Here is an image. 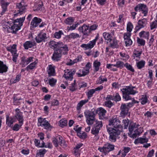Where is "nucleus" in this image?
<instances>
[{
  "mask_svg": "<svg viewBox=\"0 0 157 157\" xmlns=\"http://www.w3.org/2000/svg\"><path fill=\"white\" fill-rule=\"evenodd\" d=\"M117 121H118V119L116 118L113 117L109 120V125L110 126H112L113 128V124H115V122Z\"/></svg>",
  "mask_w": 157,
  "mask_h": 157,
  "instance_id": "obj_37",
  "label": "nucleus"
},
{
  "mask_svg": "<svg viewBox=\"0 0 157 157\" xmlns=\"http://www.w3.org/2000/svg\"><path fill=\"white\" fill-rule=\"evenodd\" d=\"M124 64L123 62L121 61H118L117 62V68H122L124 66Z\"/></svg>",
  "mask_w": 157,
  "mask_h": 157,
  "instance_id": "obj_60",
  "label": "nucleus"
},
{
  "mask_svg": "<svg viewBox=\"0 0 157 157\" xmlns=\"http://www.w3.org/2000/svg\"><path fill=\"white\" fill-rule=\"evenodd\" d=\"M13 119L12 117H10L8 115L6 117V124L9 127H11L13 123Z\"/></svg>",
  "mask_w": 157,
  "mask_h": 157,
  "instance_id": "obj_26",
  "label": "nucleus"
},
{
  "mask_svg": "<svg viewBox=\"0 0 157 157\" xmlns=\"http://www.w3.org/2000/svg\"><path fill=\"white\" fill-rule=\"evenodd\" d=\"M1 4L2 8V11L1 12L2 14L6 11L7 6L9 4V2H5L3 0H1Z\"/></svg>",
  "mask_w": 157,
  "mask_h": 157,
  "instance_id": "obj_28",
  "label": "nucleus"
},
{
  "mask_svg": "<svg viewBox=\"0 0 157 157\" xmlns=\"http://www.w3.org/2000/svg\"><path fill=\"white\" fill-rule=\"evenodd\" d=\"M98 114L100 118L103 119L105 118V114L106 113V110L103 108L100 107L99 108Z\"/></svg>",
  "mask_w": 157,
  "mask_h": 157,
  "instance_id": "obj_23",
  "label": "nucleus"
},
{
  "mask_svg": "<svg viewBox=\"0 0 157 157\" xmlns=\"http://www.w3.org/2000/svg\"><path fill=\"white\" fill-rule=\"evenodd\" d=\"M59 144L63 148H65L67 147V144L66 142L63 140L62 137V139H61L60 141H59Z\"/></svg>",
  "mask_w": 157,
  "mask_h": 157,
  "instance_id": "obj_48",
  "label": "nucleus"
},
{
  "mask_svg": "<svg viewBox=\"0 0 157 157\" xmlns=\"http://www.w3.org/2000/svg\"><path fill=\"white\" fill-rule=\"evenodd\" d=\"M147 24V21L145 20H139L138 25L135 27L136 33L140 30L141 29L146 26Z\"/></svg>",
  "mask_w": 157,
  "mask_h": 157,
  "instance_id": "obj_16",
  "label": "nucleus"
},
{
  "mask_svg": "<svg viewBox=\"0 0 157 157\" xmlns=\"http://www.w3.org/2000/svg\"><path fill=\"white\" fill-rule=\"evenodd\" d=\"M47 72L48 74V76H54L56 75L55 67L52 65H48L47 68Z\"/></svg>",
  "mask_w": 157,
  "mask_h": 157,
  "instance_id": "obj_18",
  "label": "nucleus"
},
{
  "mask_svg": "<svg viewBox=\"0 0 157 157\" xmlns=\"http://www.w3.org/2000/svg\"><path fill=\"white\" fill-rule=\"evenodd\" d=\"M82 72V74L80 73H77V74L78 75V77L84 76L88 74L89 71V70H86L85 71H83Z\"/></svg>",
  "mask_w": 157,
  "mask_h": 157,
  "instance_id": "obj_46",
  "label": "nucleus"
},
{
  "mask_svg": "<svg viewBox=\"0 0 157 157\" xmlns=\"http://www.w3.org/2000/svg\"><path fill=\"white\" fill-rule=\"evenodd\" d=\"M102 126V121H95V123L94 124V127L91 130V133L93 134L96 136L99 132L100 128Z\"/></svg>",
  "mask_w": 157,
  "mask_h": 157,
  "instance_id": "obj_8",
  "label": "nucleus"
},
{
  "mask_svg": "<svg viewBox=\"0 0 157 157\" xmlns=\"http://www.w3.org/2000/svg\"><path fill=\"white\" fill-rule=\"evenodd\" d=\"M21 75H17L15 79H11L10 80V82L11 83H15L18 82L20 79Z\"/></svg>",
  "mask_w": 157,
  "mask_h": 157,
  "instance_id": "obj_41",
  "label": "nucleus"
},
{
  "mask_svg": "<svg viewBox=\"0 0 157 157\" xmlns=\"http://www.w3.org/2000/svg\"><path fill=\"white\" fill-rule=\"evenodd\" d=\"M80 37V36L78 34L76 33H72L67 36V37L69 39H73L79 38Z\"/></svg>",
  "mask_w": 157,
  "mask_h": 157,
  "instance_id": "obj_32",
  "label": "nucleus"
},
{
  "mask_svg": "<svg viewBox=\"0 0 157 157\" xmlns=\"http://www.w3.org/2000/svg\"><path fill=\"white\" fill-rule=\"evenodd\" d=\"M14 117L19 121V123L23 124L24 119L23 113L21 112L20 109L17 108L15 109Z\"/></svg>",
  "mask_w": 157,
  "mask_h": 157,
  "instance_id": "obj_10",
  "label": "nucleus"
},
{
  "mask_svg": "<svg viewBox=\"0 0 157 157\" xmlns=\"http://www.w3.org/2000/svg\"><path fill=\"white\" fill-rule=\"evenodd\" d=\"M63 34L62 31H59L58 32H56L54 34V36L56 38L59 39L61 37V35Z\"/></svg>",
  "mask_w": 157,
  "mask_h": 157,
  "instance_id": "obj_55",
  "label": "nucleus"
},
{
  "mask_svg": "<svg viewBox=\"0 0 157 157\" xmlns=\"http://www.w3.org/2000/svg\"><path fill=\"white\" fill-rule=\"evenodd\" d=\"M137 128L135 124L130 125L129 126V132L128 133V134L129 136L132 135V133L136 129H137Z\"/></svg>",
  "mask_w": 157,
  "mask_h": 157,
  "instance_id": "obj_31",
  "label": "nucleus"
},
{
  "mask_svg": "<svg viewBox=\"0 0 157 157\" xmlns=\"http://www.w3.org/2000/svg\"><path fill=\"white\" fill-rule=\"evenodd\" d=\"M38 126L43 127L44 128L48 130H51L53 127L51 126L45 118L40 117L38 119Z\"/></svg>",
  "mask_w": 157,
  "mask_h": 157,
  "instance_id": "obj_5",
  "label": "nucleus"
},
{
  "mask_svg": "<svg viewBox=\"0 0 157 157\" xmlns=\"http://www.w3.org/2000/svg\"><path fill=\"white\" fill-rule=\"evenodd\" d=\"M137 43L141 45H144L145 44V41L143 39H140L138 37L137 39Z\"/></svg>",
  "mask_w": 157,
  "mask_h": 157,
  "instance_id": "obj_61",
  "label": "nucleus"
},
{
  "mask_svg": "<svg viewBox=\"0 0 157 157\" xmlns=\"http://www.w3.org/2000/svg\"><path fill=\"white\" fill-rule=\"evenodd\" d=\"M103 35L105 40H106L107 43L110 42L113 38L111 35L108 33H103Z\"/></svg>",
  "mask_w": 157,
  "mask_h": 157,
  "instance_id": "obj_22",
  "label": "nucleus"
},
{
  "mask_svg": "<svg viewBox=\"0 0 157 157\" xmlns=\"http://www.w3.org/2000/svg\"><path fill=\"white\" fill-rule=\"evenodd\" d=\"M24 20H14L10 27L12 30L11 32L16 34L17 31L21 29V27L22 25Z\"/></svg>",
  "mask_w": 157,
  "mask_h": 157,
  "instance_id": "obj_6",
  "label": "nucleus"
},
{
  "mask_svg": "<svg viewBox=\"0 0 157 157\" xmlns=\"http://www.w3.org/2000/svg\"><path fill=\"white\" fill-rule=\"evenodd\" d=\"M148 141V139L146 138L145 136H143V137H140L136 139L134 141V143L135 144H138L139 143L143 144L147 143Z\"/></svg>",
  "mask_w": 157,
  "mask_h": 157,
  "instance_id": "obj_20",
  "label": "nucleus"
},
{
  "mask_svg": "<svg viewBox=\"0 0 157 157\" xmlns=\"http://www.w3.org/2000/svg\"><path fill=\"white\" fill-rule=\"evenodd\" d=\"M140 134V132L138 130V128H137V129H136L133 131V132L132 133V135L130 136L131 138H136L138 135H139Z\"/></svg>",
  "mask_w": 157,
  "mask_h": 157,
  "instance_id": "obj_42",
  "label": "nucleus"
},
{
  "mask_svg": "<svg viewBox=\"0 0 157 157\" xmlns=\"http://www.w3.org/2000/svg\"><path fill=\"white\" fill-rule=\"evenodd\" d=\"M89 99H85L81 101L78 104L77 106V109L79 110L80 109L82 106L87 103L89 101Z\"/></svg>",
  "mask_w": 157,
  "mask_h": 157,
  "instance_id": "obj_29",
  "label": "nucleus"
},
{
  "mask_svg": "<svg viewBox=\"0 0 157 157\" xmlns=\"http://www.w3.org/2000/svg\"><path fill=\"white\" fill-rule=\"evenodd\" d=\"M78 30L80 32L82 33L83 36H88L91 33L89 26L84 25L79 27Z\"/></svg>",
  "mask_w": 157,
  "mask_h": 157,
  "instance_id": "obj_11",
  "label": "nucleus"
},
{
  "mask_svg": "<svg viewBox=\"0 0 157 157\" xmlns=\"http://www.w3.org/2000/svg\"><path fill=\"white\" fill-rule=\"evenodd\" d=\"M49 47L51 48L57 50L62 55H66L69 51L67 45L62 42H57L51 41L49 42Z\"/></svg>",
  "mask_w": 157,
  "mask_h": 157,
  "instance_id": "obj_2",
  "label": "nucleus"
},
{
  "mask_svg": "<svg viewBox=\"0 0 157 157\" xmlns=\"http://www.w3.org/2000/svg\"><path fill=\"white\" fill-rule=\"evenodd\" d=\"M103 76L101 75L98 78V80L97 81V84H101L104 82H106L107 81V79L106 78H102Z\"/></svg>",
  "mask_w": 157,
  "mask_h": 157,
  "instance_id": "obj_35",
  "label": "nucleus"
},
{
  "mask_svg": "<svg viewBox=\"0 0 157 157\" xmlns=\"http://www.w3.org/2000/svg\"><path fill=\"white\" fill-rule=\"evenodd\" d=\"M46 151V150L44 149L40 150H39V152L37 153L36 156H39L40 157H42L44 156V155L45 154Z\"/></svg>",
  "mask_w": 157,
  "mask_h": 157,
  "instance_id": "obj_43",
  "label": "nucleus"
},
{
  "mask_svg": "<svg viewBox=\"0 0 157 157\" xmlns=\"http://www.w3.org/2000/svg\"><path fill=\"white\" fill-rule=\"evenodd\" d=\"M101 63L100 62L98 61V60H95L94 63L93 65L94 67L95 68V69L96 71H98L99 69V67L100 66Z\"/></svg>",
  "mask_w": 157,
  "mask_h": 157,
  "instance_id": "obj_40",
  "label": "nucleus"
},
{
  "mask_svg": "<svg viewBox=\"0 0 157 157\" xmlns=\"http://www.w3.org/2000/svg\"><path fill=\"white\" fill-rule=\"evenodd\" d=\"M110 43V46L113 48H117L118 47V41L115 38H113Z\"/></svg>",
  "mask_w": 157,
  "mask_h": 157,
  "instance_id": "obj_25",
  "label": "nucleus"
},
{
  "mask_svg": "<svg viewBox=\"0 0 157 157\" xmlns=\"http://www.w3.org/2000/svg\"><path fill=\"white\" fill-rule=\"evenodd\" d=\"M95 91L94 89H92L89 91L88 92L87 95L88 98L90 99L93 95V94L95 92Z\"/></svg>",
  "mask_w": 157,
  "mask_h": 157,
  "instance_id": "obj_47",
  "label": "nucleus"
},
{
  "mask_svg": "<svg viewBox=\"0 0 157 157\" xmlns=\"http://www.w3.org/2000/svg\"><path fill=\"white\" fill-rule=\"evenodd\" d=\"M77 135L80 138L82 139H85L86 137L87 136L85 132H82V133H81V132L78 133Z\"/></svg>",
  "mask_w": 157,
  "mask_h": 157,
  "instance_id": "obj_53",
  "label": "nucleus"
},
{
  "mask_svg": "<svg viewBox=\"0 0 157 157\" xmlns=\"http://www.w3.org/2000/svg\"><path fill=\"white\" fill-rule=\"evenodd\" d=\"M23 2H21L20 3L17 4L16 7L19 9V12L14 14V17H15L17 16L20 15L22 13L23 11L25 10V8L24 6Z\"/></svg>",
  "mask_w": 157,
  "mask_h": 157,
  "instance_id": "obj_13",
  "label": "nucleus"
},
{
  "mask_svg": "<svg viewBox=\"0 0 157 157\" xmlns=\"http://www.w3.org/2000/svg\"><path fill=\"white\" fill-rule=\"evenodd\" d=\"M56 81L57 80L56 79L52 78L48 80V83L51 86H53L55 85Z\"/></svg>",
  "mask_w": 157,
  "mask_h": 157,
  "instance_id": "obj_49",
  "label": "nucleus"
},
{
  "mask_svg": "<svg viewBox=\"0 0 157 157\" xmlns=\"http://www.w3.org/2000/svg\"><path fill=\"white\" fill-rule=\"evenodd\" d=\"M124 66L128 70L132 72H134V69L132 68L131 65L128 64V63H126L124 64Z\"/></svg>",
  "mask_w": 157,
  "mask_h": 157,
  "instance_id": "obj_56",
  "label": "nucleus"
},
{
  "mask_svg": "<svg viewBox=\"0 0 157 157\" xmlns=\"http://www.w3.org/2000/svg\"><path fill=\"white\" fill-rule=\"evenodd\" d=\"M65 73L63 75L66 79L72 80L73 78V76L71 73L70 72V70L67 69L64 70Z\"/></svg>",
  "mask_w": 157,
  "mask_h": 157,
  "instance_id": "obj_19",
  "label": "nucleus"
},
{
  "mask_svg": "<svg viewBox=\"0 0 157 157\" xmlns=\"http://www.w3.org/2000/svg\"><path fill=\"white\" fill-rule=\"evenodd\" d=\"M145 64V61L141 60L137 63V67L138 69H140L144 67Z\"/></svg>",
  "mask_w": 157,
  "mask_h": 157,
  "instance_id": "obj_38",
  "label": "nucleus"
},
{
  "mask_svg": "<svg viewBox=\"0 0 157 157\" xmlns=\"http://www.w3.org/2000/svg\"><path fill=\"white\" fill-rule=\"evenodd\" d=\"M8 67L4 64L2 61H0V73L6 72L7 71Z\"/></svg>",
  "mask_w": 157,
  "mask_h": 157,
  "instance_id": "obj_24",
  "label": "nucleus"
},
{
  "mask_svg": "<svg viewBox=\"0 0 157 157\" xmlns=\"http://www.w3.org/2000/svg\"><path fill=\"white\" fill-rule=\"evenodd\" d=\"M33 57H31L28 58L26 60L23 59L21 63L22 65V67L25 66V65H27L31 62L33 61Z\"/></svg>",
  "mask_w": 157,
  "mask_h": 157,
  "instance_id": "obj_27",
  "label": "nucleus"
},
{
  "mask_svg": "<svg viewBox=\"0 0 157 157\" xmlns=\"http://www.w3.org/2000/svg\"><path fill=\"white\" fill-rule=\"evenodd\" d=\"M147 99L146 96L144 98H142L141 99V103L142 105H144L147 102Z\"/></svg>",
  "mask_w": 157,
  "mask_h": 157,
  "instance_id": "obj_63",
  "label": "nucleus"
},
{
  "mask_svg": "<svg viewBox=\"0 0 157 157\" xmlns=\"http://www.w3.org/2000/svg\"><path fill=\"white\" fill-rule=\"evenodd\" d=\"M78 125H77L74 128V129L76 131V132L77 133V134H78V133L79 132H81V129L82 128L81 127H78Z\"/></svg>",
  "mask_w": 157,
  "mask_h": 157,
  "instance_id": "obj_64",
  "label": "nucleus"
},
{
  "mask_svg": "<svg viewBox=\"0 0 157 157\" xmlns=\"http://www.w3.org/2000/svg\"><path fill=\"white\" fill-rule=\"evenodd\" d=\"M121 112L120 115L122 117L126 116L128 113L129 108L126 106L125 104H122L120 107Z\"/></svg>",
  "mask_w": 157,
  "mask_h": 157,
  "instance_id": "obj_12",
  "label": "nucleus"
},
{
  "mask_svg": "<svg viewBox=\"0 0 157 157\" xmlns=\"http://www.w3.org/2000/svg\"><path fill=\"white\" fill-rule=\"evenodd\" d=\"M12 55L13 56V59L12 60L14 62H15V63H17V57L18 56V54L16 52H15L13 54H12Z\"/></svg>",
  "mask_w": 157,
  "mask_h": 157,
  "instance_id": "obj_59",
  "label": "nucleus"
},
{
  "mask_svg": "<svg viewBox=\"0 0 157 157\" xmlns=\"http://www.w3.org/2000/svg\"><path fill=\"white\" fill-rule=\"evenodd\" d=\"M105 105L106 107L110 108L113 105V104L109 100L105 101Z\"/></svg>",
  "mask_w": 157,
  "mask_h": 157,
  "instance_id": "obj_54",
  "label": "nucleus"
},
{
  "mask_svg": "<svg viewBox=\"0 0 157 157\" xmlns=\"http://www.w3.org/2000/svg\"><path fill=\"white\" fill-rule=\"evenodd\" d=\"M41 20H32L31 23V25L33 27L37 26L38 24L41 22Z\"/></svg>",
  "mask_w": 157,
  "mask_h": 157,
  "instance_id": "obj_45",
  "label": "nucleus"
},
{
  "mask_svg": "<svg viewBox=\"0 0 157 157\" xmlns=\"http://www.w3.org/2000/svg\"><path fill=\"white\" fill-rule=\"evenodd\" d=\"M99 37L98 34H97L95 39L93 40L90 41L87 44H82L81 45V47L84 48L85 50L92 48L95 45L96 41L98 39Z\"/></svg>",
  "mask_w": 157,
  "mask_h": 157,
  "instance_id": "obj_9",
  "label": "nucleus"
},
{
  "mask_svg": "<svg viewBox=\"0 0 157 157\" xmlns=\"http://www.w3.org/2000/svg\"><path fill=\"white\" fill-rule=\"evenodd\" d=\"M67 121L65 118H63L59 121V125L62 127L66 126L67 125Z\"/></svg>",
  "mask_w": 157,
  "mask_h": 157,
  "instance_id": "obj_34",
  "label": "nucleus"
},
{
  "mask_svg": "<svg viewBox=\"0 0 157 157\" xmlns=\"http://www.w3.org/2000/svg\"><path fill=\"white\" fill-rule=\"evenodd\" d=\"M134 86H126L125 88L121 89L123 94V98L125 101H128L132 99L129 96L130 94L134 95L136 93V91L133 90Z\"/></svg>",
  "mask_w": 157,
  "mask_h": 157,
  "instance_id": "obj_3",
  "label": "nucleus"
},
{
  "mask_svg": "<svg viewBox=\"0 0 157 157\" xmlns=\"http://www.w3.org/2000/svg\"><path fill=\"white\" fill-rule=\"evenodd\" d=\"M33 46L32 43L30 41H26L24 44V46L26 49H28L29 48H32Z\"/></svg>",
  "mask_w": 157,
  "mask_h": 157,
  "instance_id": "obj_33",
  "label": "nucleus"
},
{
  "mask_svg": "<svg viewBox=\"0 0 157 157\" xmlns=\"http://www.w3.org/2000/svg\"><path fill=\"white\" fill-rule=\"evenodd\" d=\"M131 35L130 33H124V38L125 40L126 45L127 46H130L132 44V41L130 38Z\"/></svg>",
  "mask_w": 157,
  "mask_h": 157,
  "instance_id": "obj_14",
  "label": "nucleus"
},
{
  "mask_svg": "<svg viewBox=\"0 0 157 157\" xmlns=\"http://www.w3.org/2000/svg\"><path fill=\"white\" fill-rule=\"evenodd\" d=\"M113 96L114 99L113 101L117 102L121 100V97L118 93H116L115 95Z\"/></svg>",
  "mask_w": 157,
  "mask_h": 157,
  "instance_id": "obj_57",
  "label": "nucleus"
},
{
  "mask_svg": "<svg viewBox=\"0 0 157 157\" xmlns=\"http://www.w3.org/2000/svg\"><path fill=\"white\" fill-rule=\"evenodd\" d=\"M133 28V26L131 23L129 22L127 25V31L129 32L128 33H130Z\"/></svg>",
  "mask_w": 157,
  "mask_h": 157,
  "instance_id": "obj_51",
  "label": "nucleus"
},
{
  "mask_svg": "<svg viewBox=\"0 0 157 157\" xmlns=\"http://www.w3.org/2000/svg\"><path fill=\"white\" fill-rule=\"evenodd\" d=\"M123 124L124 125V128L127 129L129 124V120L128 119L123 120L122 121Z\"/></svg>",
  "mask_w": 157,
  "mask_h": 157,
  "instance_id": "obj_58",
  "label": "nucleus"
},
{
  "mask_svg": "<svg viewBox=\"0 0 157 157\" xmlns=\"http://www.w3.org/2000/svg\"><path fill=\"white\" fill-rule=\"evenodd\" d=\"M62 139V137L59 136H56V137H54L52 138V142L55 147H56L58 146V140L60 141L61 139Z\"/></svg>",
  "mask_w": 157,
  "mask_h": 157,
  "instance_id": "obj_30",
  "label": "nucleus"
},
{
  "mask_svg": "<svg viewBox=\"0 0 157 157\" xmlns=\"http://www.w3.org/2000/svg\"><path fill=\"white\" fill-rule=\"evenodd\" d=\"M13 21H5L4 24L3 26L5 27L4 28L8 29V28H10V26H11L13 22Z\"/></svg>",
  "mask_w": 157,
  "mask_h": 157,
  "instance_id": "obj_50",
  "label": "nucleus"
},
{
  "mask_svg": "<svg viewBox=\"0 0 157 157\" xmlns=\"http://www.w3.org/2000/svg\"><path fill=\"white\" fill-rule=\"evenodd\" d=\"M19 124H15L13 127L12 129L15 131H18L21 128V127L23 124L20 123H19Z\"/></svg>",
  "mask_w": 157,
  "mask_h": 157,
  "instance_id": "obj_36",
  "label": "nucleus"
},
{
  "mask_svg": "<svg viewBox=\"0 0 157 157\" xmlns=\"http://www.w3.org/2000/svg\"><path fill=\"white\" fill-rule=\"evenodd\" d=\"M120 121H116L113 124V128L107 127V131L109 134V140L113 142L116 141V137L123 130V127L120 124Z\"/></svg>",
  "mask_w": 157,
  "mask_h": 157,
  "instance_id": "obj_1",
  "label": "nucleus"
},
{
  "mask_svg": "<svg viewBox=\"0 0 157 157\" xmlns=\"http://www.w3.org/2000/svg\"><path fill=\"white\" fill-rule=\"evenodd\" d=\"M47 38L46 34L45 33L40 32L36 37V40L37 43H39L43 41H45Z\"/></svg>",
  "mask_w": 157,
  "mask_h": 157,
  "instance_id": "obj_15",
  "label": "nucleus"
},
{
  "mask_svg": "<svg viewBox=\"0 0 157 157\" xmlns=\"http://www.w3.org/2000/svg\"><path fill=\"white\" fill-rule=\"evenodd\" d=\"M140 11L144 14V16H146L148 13V9L146 5L143 4H140Z\"/></svg>",
  "mask_w": 157,
  "mask_h": 157,
  "instance_id": "obj_21",
  "label": "nucleus"
},
{
  "mask_svg": "<svg viewBox=\"0 0 157 157\" xmlns=\"http://www.w3.org/2000/svg\"><path fill=\"white\" fill-rule=\"evenodd\" d=\"M96 113L95 110L92 109L91 111L86 110L84 112L85 117L86 118V122L88 125L92 124L94 121Z\"/></svg>",
  "mask_w": 157,
  "mask_h": 157,
  "instance_id": "obj_4",
  "label": "nucleus"
},
{
  "mask_svg": "<svg viewBox=\"0 0 157 157\" xmlns=\"http://www.w3.org/2000/svg\"><path fill=\"white\" fill-rule=\"evenodd\" d=\"M114 145L107 143L105 144L102 147H99L98 150L101 152H103L106 155L109 152L113 150Z\"/></svg>",
  "mask_w": 157,
  "mask_h": 157,
  "instance_id": "obj_7",
  "label": "nucleus"
},
{
  "mask_svg": "<svg viewBox=\"0 0 157 157\" xmlns=\"http://www.w3.org/2000/svg\"><path fill=\"white\" fill-rule=\"evenodd\" d=\"M97 27L98 25L96 24H94L90 26L89 28L90 32L92 31L96 30Z\"/></svg>",
  "mask_w": 157,
  "mask_h": 157,
  "instance_id": "obj_62",
  "label": "nucleus"
},
{
  "mask_svg": "<svg viewBox=\"0 0 157 157\" xmlns=\"http://www.w3.org/2000/svg\"><path fill=\"white\" fill-rule=\"evenodd\" d=\"M131 100H132V102H129L126 105V106L128 107V108H130L132 107L136 103H138L139 102L135 100L134 98H132Z\"/></svg>",
  "mask_w": 157,
  "mask_h": 157,
  "instance_id": "obj_39",
  "label": "nucleus"
},
{
  "mask_svg": "<svg viewBox=\"0 0 157 157\" xmlns=\"http://www.w3.org/2000/svg\"><path fill=\"white\" fill-rule=\"evenodd\" d=\"M75 80L74 83L71 84V86H69V89L72 92L75 91L76 90V88H75Z\"/></svg>",
  "mask_w": 157,
  "mask_h": 157,
  "instance_id": "obj_52",
  "label": "nucleus"
},
{
  "mask_svg": "<svg viewBox=\"0 0 157 157\" xmlns=\"http://www.w3.org/2000/svg\"><path fill=\"white\" fill-rule=\"evenodd\" d=\"M150 29L151 30L157 27V20H155L150 23Z\"/></svg>",
  "mask_w": 157,
  "mask_h": 157,
  "instance_id": "obj_44",
  "label": "nucleus"
},
{
  "mask_svg": "<svg viewBox=\"0 0 157 157\" xmlns=\"http://www.w3.org/2000/svg\"><path fill=\"white\" fill-rule=\"evenodd\" d=\"M54 50V52L52 57V59L53 61H58L60 60L62 55L60 53H59L57 50Z\"/></svg>",
  "mask_w": 157,
  "mask_h": 157,
  "instance_id": "obj_17",
  "label": "nucleus"
}]
</instances>
